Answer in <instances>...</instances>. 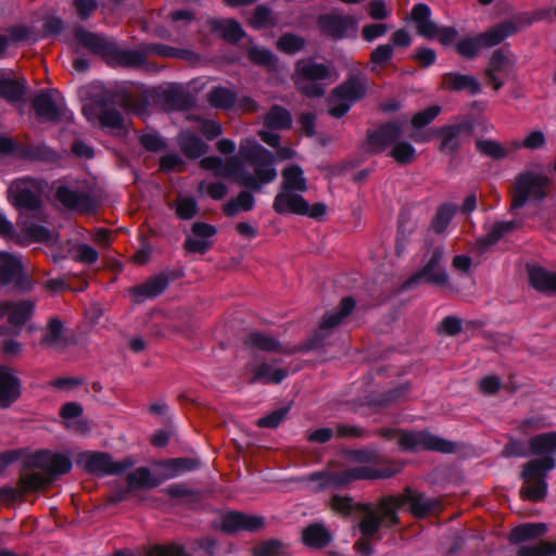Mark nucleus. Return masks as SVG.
Returning <instances> with one entry per match:
<instances>
[{"label": "nucleus", "instance_id": "f257e3e1", "mask_svg": "<svg viewBox=\"0 0 556 556\" xmlns=\"http://www.w3.org/2000/svg\"><path fill=\"white\" fill-rule=\"evenodd\" d=\"M275 154L254 138L242 139L238 154L225 162L216 155L204 156L200 161L203 169L212 170L216 177L228 178L242 188L262 191L264 185L277 178Z\"/></svg>", "mask_w": 556, "mask_h": 556}, {"label": "nucleus", "instance_id": "f03ea898", "mask_svg": "<svg viewBox=\"0 0 556 556\" xmlns=\"http://www.w3.org/2000/svg\"><path fill=\"white\" fill-rule=\"evenodd\" d=\"M408 506L415 518H425L442 509L439 498L427 497L425 493L410 486H405L397 495H383L378 500V509L382 513V529H393L401 525L399 511Z\"/></svg>", "mask_w": 556, "mask_h": 556}, {"label": "nucleus", "instance_id": "7ed1b4c3", "mask_svg": "<svg viewBox=\"0 0 556 556\" xmlns=\"http://www.w3.org/2000/svg\"><path fill=\"white\" fill-rule=\"evenodd\" d=\"M74 38L80 46L90 53L100 56L111 67H140L146 63L143 52L121 49L114 40L80 26L75 28Z\"/></svg>", "mask_w": 556, "mask_h": 556}, {"label": "nucleus", "instance_id": "20e7f679", "mask_svg": "<svg viewBox=\"0 0 556 556\" xmlns=\"http://www.w3.org/2000/svg\"><path fill=\"white\" fill-rule=\"evenodd\" d=\"M26 465L29 468L41 469L43 472H31L21 476L18 485L25 492L42 490L58 477L68 473L73 468L70 456L50 450L35 452Z\"/></svg>", "mask_w": 556, "mask_h": 556}, {"label": "nucleus", "instance_id": "39448f33", "mask_svg": "<svg viewBox=\"0 0 556 556\" xmlns=\"http://www.w3.org/2000/svg\"><path fill=\"white\" fill-rule=\"evenodd\" d=\"M377 434L388 441L397 438L400 450L403 452L424 450L451 454L456 448L454 442L434 435L428 430L405 431L395 428H381L377 430Z\"/></svg>", "mask_w": 556, "mask_h": 556}, {"label": "nucleus", "instance_id": "423d86ee", "mask_svg": "<svg viewBox=\"0 0 556 556\" xmlns=\"http://www.w3.org/2000/svg\"><path fill=\"white\" fill-rule=\"evenodd\" d=\"M556 468V458L535 457L522 465L520 479L523 485L520 488V495L523 500L540 502L547 494L548 472Z\"/></svg>", "mask_w": 556, "mask_h": 556}, {"label": "nucleus", "instance_id": "0eeeda50", "mask_svg": "<svg viewBox=\"0 0 556 556\" xmlns=\"http://www.w3.org/2000/svg\"><path fill=\"white\" fill-rule=\"evenodd\" d=\"M518 26L511 21H503L483 33L465 36L455 45V52L465 60H473L484 48H492L517 33Z\"/></svg>", "mask_w": 556, "mask_h": 556}, {"label": "nucleus", "instance_id": "6e6552de", "mask_svg": "<svg viewBox=\"0 0 556 556\" xmlns=\"http://www.w3.org/2000/svg\"><path fill=\"white\" fill-rule=\"evenodd\" d=\"M547 532L543 522H527L516 526L508 535L510 545H520L518 556H556V542L540 540L535 544H523L542 538Z\"/></svg>", "mask_w": 556, "mask_h": 556}, {"label": "nucleus", "instance_id": "1a4fd4ad", "mask_svg": "<svg viewBox=\"0 0 556 556\" xmlns=\"http://www.w3.org/2000/svg\"><path fill=\"white\" fill-rule=\"evenodd\" d=\"M445 255L444 245L433 247L425 256L422 266L410 277L403 281L399 288L400 292H405L417 288L420 285H431L443 287L448 283V274L441 265Z\"/></svg>", "mask_w": 556, "mask_h": 556}, {"label": "nucleus", "instance_id": "9d476101", "mask_svg": "<svg viewBox=\"0 0 556 556\" xmlns=\"http://www.w3.org/2000/svg\"><path fill=\"white\" fill-rule=\"evenodd\" d=\"M331 508L343 515L362 514L363 518L358 522V530L362 535L375 536L382 529V513L371 503H355L350 495H332L330 500Z\"/></svg>", "mask_w": 556, "mask_h": 556}, {"label": "nucleus", "instance_id": "9b49d317", "mask_svg": "<svg viewBox=\"0 0 556 556\" xmlns=\"http://www.w3.org/2000/svg\"><path fill=\"white\" fill-rule=\"evenodd\" d=\"M551 180L547 176L533 170L517 175L511 194L510 212L521 208L530 200L541 202L547 197Z\"/></svg>", "mask_w": 556, "mask_h": 556}, {"label": "nucleus", "instance_id": "f8f14e48", "mask_svg": "<svg viewBox=\"0 0 556 556\" xmlns=\"http://www.w3.org/2000/svg\"><path fill=\"white\" fill-rule=\"evenodd\" d=\"M372 472L374 467L356 466L343 471H314L302 477L301 480L316 483L312 490L319 492L327 489H340L357 480H372Z\"/></svg>", "mask_w": 556, "mask_h": 556}, {"label": "nucleus", "instance_id": "ddd939ff", "mask_svg": "<svg viewBox=\"0 0 556 556\" xmlns=\"http://www.w3.org/2000/svg\"><path fill=\"white\" fill-rule=\"evenodd\" d=\"M431 9L426 3H416L410 10V20L416 26L417 34L426 39H437L442 46L454 43L458 31L454 26H438L431 20Z\"/></svg>", "mask_w": 556, "mask_h": 556}, {"label": "nucleus", "instance_id": "4468645a", "mask_svg": "<svg viewBox=\"0 0 556 556\" xmlns=\"http://www.w3.org/2000/svg\"><path fill=\"white\" fill-rule=\"evenodd\" d=\"M0 286L10 287L12 292L21 295L35 288V281L25 271L21 258L7 251H0Z\"/></svg>", "mask_w": 556, "mask_h": 556}, {"label": "nucleus", "instance_id": "2eb2a0df", "mask_svg": "<svg viewBox=\"0 0 556 556\" xmlns=\"http://www.w3.org/2000/svg\"><path fill=\"white\" fill-rule=\"evenodd\" d=\"M76 463L88 473L98 477L121 476L135 465V460L131 457L116 462L106 452L90 451L79 453Z\"/></svg>", "mask_w": 556, "mask_h": 556}, {"label": "nucleus", "instance_id": "dca6fc26", "mask_svg": "<svg viewBox=\"0 0 556 556\" xmlns=\"http://www.w3.org/2000/svg\"><path fill=\"white\" fill-rule=\"evenodd\" d=\"M282 182L280 191L275 195L273 208L277 214H288V208L291 207L289 197L301 195L299 192L307 190L306 178L302 167L298 164L287 166L282 173Z\"/></svg>", "mask_w": 556, "mask_h": 556}, {"label": "nucleus", "instance_id": "f3484780", "mask_svg": "<svg viewBox=\"0 0 556 556\" xmlns=\"http://www.w3.org/2000/svg\"><path fill=\"white\" fill-rule=\"evenodd\" d=\"M403 135L402 124L396 121L382 123L375 129H367L365 150L369 154H380L393 146Z\"/></svg>", "mask_w": 556, "mask_h": 556}, {"label": "nucleus", "instance_id": "a211bd4d", "mask_svg": "<svg viewBox=\"0 0 556 556\" xmlns=\"http://www.w3.org/2000/svg\"><path fill=\"white\" fill-rule=\"evenodd\" d=\"M473 129V123L469 118H464L458 123L434 128V135L441 139L439 151L454 155L460 149L463 138H469L472 135Z\"/></svg>", "mask_w": 556, "mask_h": 556}, {"label": "nucleus", "instance_id": "6ab92c4d", "mask_svg": "<svg viewBox=\"0 0 556 556\" xmlns=\"http://www.w3.org/2000/svg\"><path fill=\"white\" fill-rule=\"evenodd\" d=\"M278 361L271 358L270 362L258 361L255 356L253 361L248 362L244 366L245 371L251 376L248 379L249 384H279L288 377V370L285 368H275L274 365Z\"/></svg>", "mask_w": 556, "mask_h": 556}, {"label": "nucleus", "instance_id": "aec40b11", "mask_svg": "<svg viewBox=\"0 0 556 556\" xmlns=\"http://www.w3.org/2000/svg\"><path fill=\"white\" fill-rule=\"evenodd\" d=\"M152 98L169 111H187L192 109L195 102L193 96L178 85L153 88Z\"/></svg>", "mask_w": 556, "mask_h": 556}, {"label": "nucleus", "instance_id": "412c9836", "mask_svg": "<svg viewBox=\"0 0 556 556\" xmlns=\"http://www.w3.org/2000/svg\"><path fill=\"white\" fill-rule=\"evenodd\" d=\"M55 198L66 210L79 214L93 213L98 207L92 195L84 191L74 190L65 185L56 188Z\"/></svg>", "mask_w": 556, "mask_h": 556}, {"label": "nucleus", "instance_id": "4be33fe9", "mask_svg": "<svg viewBox=\"0 0 556 556\" xmlns=\"http://www.w3.org/2000/svg\"><path fill=\"white\" fill-rule=\"evenodd\" d=\"M181 276V270L162 271L151 276L143 283L130 288L129 293L137 301H139V299H154L166 290L170 281Z\"/></svg>", "mask_w": 556, "mask_h": 556}, {"label": "nucleus", "instance_id": "5701e85b", "mask_svg": "<svg viewBox=\"0 0 556 556\" xmlns=\"http://www.w3.org/2000/svg\"><path fill=\"white\" fill-rule=\"evenodd\" d=\"M316 23L323 36L336 41L344 39L349 30L355 26L352 16L336 13L319 14Z\"/></svg>", "mask_w": 556, "mask_h": 556}, {"label": "nucleus", "instance_id": "b1692460", "mask_svg": "<svg viewBox=\"0 0 556 556\" xmlns=\"http://www.w3.org/2000/svg\"><path fill=\"white\" fill-rule=\"evenodd\" d=\"M264 526V518L241 511H228L222 518L220 530L227 534L240 531L257 532Z\"/></svg>", "mask_w": 556, "mask_h": 556}, {"label": "nucleus", "instance_id": "393cba45", "mask_svg": "<svg viewBox=\"0 0 556 556\" xmlns=\"http://www.w3.org/2000/svg\"><path fill=\"white\" fill-rule=\"evenodd\" d=\"M22 396V381L14 370L0 365V408H10Z\"/></svg>", "mask_w": 556, "mask_h": 556}, {"label": "nucleus", "instance_id": "a878e982", "mask_svg": "<svg viewBox=\"0 0 556 556\" xmlns=\"http://www.w3.org/2000/svg\"><path fill=\"white\" fill-rule=\"evenodd\" d=\"M332 96L336 100H344L352 105L366 97V79L358 75L350 74L348 78L332 89Z\"/></svg>", "mask_w": 556, "mask_h": 556}, {"label": "nucleus", "instance_id": "bb28decb", "mask_svg": "<svg viewBox=\"0 0 556 556\" xmlns=\"http://www.w3.org/2000/svg\"><path fill=\"white\" fill-rule=\"evenodd\" d=\"M9 191L12 193L13 205L20 210L37 211L41 206L40 197L31 190L28 179L15 180Z\"/></svg>", "mask_w": 556, "mask_h": 556}, {"label": "nucleus", "instance_id": "cd10ccee", "mask_svg": "<svg viewBox=\"0 0 556 556\" xmlns=\"http://www.w3.org/2000/svg\"><path fill=\"white\" fill-rule=\"evenodd\" d=\"M442 88L448 91H467L470 96H476L481 91V85L472 75L458 72H447L441 76Z\"/></svg>", "mask_w": 556, "mask_h": 556}, {"label": "nucleus", "instance_id": "c85d7f7f", "mask_svg": "<svg viewBox=\"0 0 556 556\" xmlns=\"http://www.w3.org/2000/svg\"><path fill=\"white\" fill-rule=\"evenodd\" d=\"M31 106L37 117L41 121L52 123H58L61 121V109L52 99L48 89H42L35 96L31 101Z\"/></svg>", "mask_w": 556, "mask_h": 556}, {"label": "nucleus", "instance_id": "c756f323", "mask_svg": "<svg viewBox=\"0 0 556 556\" xmlns=\"http://www.w3.org/2000/svg\"><path fill=\"white\" fill-rule=\"evenodd\" d=\"M520 227L517 220L495 222L485 236L476 240V249L480 254L485 253L491 247L496 244L506 233L513 232Z\"/></svg>", "mask_w": 556, "mask_h": 556}, {"label": "nucleus", "instance_id": "7c9ffc66", "mask_svg": "<svg viewBox=\"0 0 556 556\" xmlns=\"http://www.w3.org/2000/svg\"><path fill=\"white\" fill-rule=\"evenodd\" d=\"M332 540V533L321 522L307 525L301 533L303 545L311 549H323L327 547Z\"/></svg>", "mask_w": 556, "mask_h": 556}, {"label": "nucleus", "instance_id": "2f4dec72", "mask_svg": "<svg viewBox=\"0 0 556 556\" xmlns=\"http://www.w3.org/2000/svg\"><path fill=\"white\" fill-rule=\"evenodd\" d=\"M298 77L307 81H319L330 78L331 70L324 63H317L313 58L300 59L294 64Z\"/></svg>", "mask_w": 556, "mask_h": 556}, {"label": "nucleus", "instance_id": "473e14b6", "mask_svg": "<svg viewBox=\"0 0 556 556\" xmlns=\"http://www.w3.org/2000/svg\"><path fill=\"white\" fill-rule=\"evenodd\" d=\"M201 460L198 457H176L161 462L164 470V479H174L187 472H192L201 468Z\"/></svg>", "mask_w": 556, "mask_h": 556}, {"label": "nucleus", "instance_id": "72a5a7b5", "mask_svg": "<svg viewBox=\"0 0 556 556\" xmlns=\"http://www.w3.org/2000/svg\"><path fill=\"white\" fill-rule=\"evenodd\" d=\"M177 143L182 154L189 160H197L208 151V146L190 130L180 131L177 136Z\"/></svg>", "mask_w": 556, "mask_h": 556}, {"label": "nucleus", "instance_id": "f704fd0d", "mask_svg": "<svg viewBox=\"0 0 556 556\" xmlns=\"http://www.w3.org/2000/svg\"><path fill=\"white\" fill-rule=\"evenodd\" d=\"M528 444L531 455L556 458V431L534 434L528 440Z\"/></svg>", "mask_w": 556, "mask_h": 556}, {"label": "nucleus", "instance_id": "c9c22d12", "mask_svg": "<svg viewBox=\"0 0 556 556\" xmlns=\"http://www.w3.org/2000/svg\"><path fill=\"white\" fill-rule=\"evenodd\" d=\"M10 311L7 314L8 323L13 327H23L34 316L36 302L33 300H21L17 302L9 300Z\"/></svg>", "mask_w": 556, "mask_h": 556}, {"label": "nucleus", "instance_id": "e433bc0d", "mask_svg": "<svg viewBox=\"0 0 556 556\" xmlns=\"http://www.w3.org/2000/svg\"><path fill=\"white\" fill-rule=\"evenodd\" d=\"M355 305L356 302L354 298H343L333 311L327 312L324 315L320 321L323 329H327L328 331L331 332L336 327H338L342 323V320L345 317H348L354 311Z\"/></svg>", "mask_w": 556, "mask_h": 556}, {"label": "nucleus", "instance_id": "4c0bfd02", "mask_svg": "<svg viewBox=\"0 0 556 556\" xmlns=\"http://www.w3.org/2000/svg\"><path fill=\"white\" fill-rule=\"evenodd\" d=\"M529 283L539 292L555 293L556 292V273H551L541 266H532L528 268Z\"/></svg>", "mask_w": 556, "mask_h": 556}, {"label": "nucleus", "instance_id": "58836bf2", "mask_svg": "<svg viewBox=\"0 0 556 556\" xmlns=\"http://www.w3.org/2000/svg\"><path fill=\"white\" fill-rule=\"evenodd\" d=\"M291 207L288 208V213L308 216L316 220H321L327 213V205L323 202H316L309 205L308 202L302 195L289 197Z\"/></svg>", "mask_w": 556, "mask_h": 556}, {"label": "nucleus", "instance_id": "ea45409f", "mask_svg": "<svg viewBox=\"0 0 556 556\" xmlns=\"http://www.w3.org/2000/svg\"><path fill=\"white\" fill-rule=\"evenodd\" d=\"M253 190L244 188L236 198H231L223 205V213L227 217H235L240 212H250L255 206Z\"/></svg>", "mask_w": 556, "mask_h": 556}, {"label": "nucleus", "instance_id": "a19ab883", "mask_svg": "<svg viewBox=\"0 0 556 556\" xmlns=\"http://www.w3.org/2000/svg\"><path fill=\"white\" fill-rule=\"evenodd\" d=\"M210 28L213 33L222 34V37L231 43H236L241 40L245 33L241 27L240 23L236 20H210L208 21Z\"/></svg>", "mask_w": 556, "mask_h": 556}, {"label": "nucleus", "instance_id": "79ce46f5", "mask_svg": "<svg viewBox=\"0 0 556 556\" xmlns=\"http://www.w3.org/2000/svg\"><path fill=\"white\" fill-rule=\"evenodd\" d=\"M238 100L237 92L223 86L213 87L207 93V102L217 110H231Z\"/></svg>", "mask_w": 556, "mask_h": 556}, {"label": "nucleus", "instance_id": "37998d69", "mask_svg": "<svg viewBox=\"0 0 556 556\" xmlns=\"http://www.w3.org/2000/svg\"><path fill=\"white\" fill-rule=\"evenodd\" d=\"M244 343L256 351L287 353L279 340L260 331H252L244 340Z\"/></svg>", "mask_w": 556, "mask_h": 556}, {"label": "nucleus", "instance_id": "c03bdc74", "mask_svg": "<svg viewBox=\"0 0 556 556\" xmlns=\"http://www.w3.org/2000/svg\"><path fill=\"white\" fill-rule=\"evenodd\" d=\"M458 206L454 203L445 202L437 207L431 219L430 229L435 235H442L456 215Z\"/></svg>", "mask_w": 556, "mask_h": 556}, {"label": "nucleus", "instance_id": "a18cd8bd", "mask_svg": "<svg viewBox=\"0 0 556 556\" xmlns=\"http://www.w3.org/2000/svg\"><path fill=\"white\" fill-rule=\"evenodd\" d=\"M265 127L274 130H286L292 126V115L285 106L274 104L264 117Z\"/></svg>", "mask_w": 556, "mask_h": 556}, {"label": "nucleus", "instance_id": "49530a36", "mask_svg": "<svg viewBox=\"0 0 556 556\" xmlns=\"http://www.w3.org/2000/svg\"><path fill=\"white\" fill-rule=\"evenodd\" d=\"M26 93V85L17 79L0 75V98L8 102L22 101Z\"/></svg>", "mask_w": 556, "mask_h": 556}, {"label": "nucleus", "instance_id": "de8ad7c7", "mask_svg": "<svg viewBox=\"0 0 556 556\" xmlns=\"http://www.w3.org/2000/svg\"><path fill=\"white\" fill-rule=\"evenodd\" d=\"M126 481L129 489H154L162 482L161 479L152 476L150 468L144 466L138 467L135 471L128 473Z\"/></svg>", "mask_w": 556, "mask_h": 556}, {"label": "nucleus", "instance_id": "09e8293b", "mask_svg": "<svg viewBox=\"0 0 556 556\" xmlns=\"http://www.w3.org/2000/svg\"><path fill=\"white\" fill-rule=\"evenodd\" d=\"M249 24L255 30H263L275 27L278 24V18L267 4H258L254 9Z\"/></svg>", "mask_w": 556, "mask_h": 556}, {"label": "nucleus", "instance_id": "8fccbe9b", "mask_svg": "<svg viewBox=\"0 0 556 556\" xmlns=\"http://www.w3.org/2000/svg\"><path fill=\"white\" fill-rule=\"evenodd\" d=\"M64 332V323L59 317H50L45 328V333L40 339V345L43 348H55L62 342Z\"/></svg>", "mask_w": 556, "mask_h": 556}, {"label": "nucleus", "instance_id": "3c124183", "mask_svg": "<svg viewBox=\"0 0 556 556\" xmlns=\"http://www.w3.org/2000/svg\"><path fill=\"white\" fill-rule=\"evenodd\" d=\"M247 56L251 63L269 70L276 68L278 64V56L266 47L253 46L249 48Z\"/></svg>", "mask_w": 556, "mask_h": 556}, {"label": "nucleus", "instance_id": "603ef678", "mask_svg": "<svg viewBox=\"0 0 556 556\" xmlns=\"http://www.w3.org/2000/svg\"><path fill=\"white\" fill-rule=\"evenodd\" d=\"M306 46V39L294 33H283L277 40V49L288 55L301 52Z\"/></svg>", "mask_w": 556, "mask_h": 556}, {"label": "nucleus", "instance_id": "864d4df0", "mask_svg": "<svg viewBox=\"0 0 556 556\" xmlns=\"http://www.w3.org/2000/svg\"><path fill=\"white\" fill-rule=\"evenodd\" d=\"M288 545L277 539L263 541L252 548L253 556H287Z\"/></svg>", "mask_w": 556, "mask_h": 556}, {"label": "nucleus", "instance_id": "5fc2aeb1", "mask_svg": "<svg viewBox=\"0 0 556 556\" xmlns=\"http://www.w3.org/2000/svg\"><path fill=\"white\" fill-rule=\"evenodd\" d=\"M388 155L400 165H407L412 163L416 157V149L407 141L397 140L393 148L390 150Z\"/></svg>", "mask_w": 556, "mask_h": 556}, {"label": "nucleus", "instance_id": "6e6d98bb", "mask_svg": "<svg viewBox=\"0 0 556 556\" xmlns=\"http://www.w3.org/2000/svg\"><path fill=\"white\" fill-rule=\"evenodd\" d=\"M394 55L393 46L383 43L377 46L369 54V70L376 72L377 67H382L392 60Z\"/></svg>", "mask_w": 556, "mask_h": 556}, {"label": "nucleus", "instance_id": "4d7b16f0", "mask_svg": "<svg viewBox=\"0 0 556 556\" xmlns=\"http://www.w3.org/2000/svg\"><path fill=\"white\" fill-rule=\"evenodd\" d=\"M330 333L327 329H323V326L319 324L318 329L312 336L289 353L317 351L324 346Z\"/></svg>", "mask_w": 556, "mask_h": 556}, {"label": "nucleus", "instance_id": "13d9d810", "mask_svg": "<svg viewBox=\"0 0 556 556\" xmlns=\"http://www.w3.org/2000/svg\"><path fill=\"white\" fill-rule=\"evenodd\" d=\"M476 148L482 155L494 161H501L507 156L506 149L500 142L492 139H478Z\"/></svg>", "mask_w": 556, "mask_h": 556}, {"label": "nucleus", "instance_id": "bf43d9fd", "mask_svg": "<svg viewBox=\"0 0 556 556\" xmlns=\"http://www.w3.org/2000/svg\"><path fill=\"white\" fill-rule=\"evenodd\" d=\"M501 455L504 458H521L530 456L531 453L529 452L528 441L510 437L505 443Z\"/></svg>", "mask_w": 556, "mask_h": 556}, {"label": "nucleus", "instance_id": "052dcab7", "mask_svg": "<svg viewBox=\"0 0 556 556\" xmlns=\"http://www.w3.org/2000/svg\"><path fill=\"white\" fill-rule=\"evenodd\" d=\"M191 548L199 556H220L219 543L216 539L212 536H203L193 540V542L191 543Z\"/></svg>", "mask_w": 556, "mask_h": 556}, {"label": "nucleus", "instance_id": "680f3d73", "mask_svg": "<svg viewBox=\"0 0 556 556\" xmlns=\"http://www.w3.org/2000/svg\"><path fill=\"white\" fill-rule=\"evenodd\" d=\"M102 128L123 129L125 127L124 116L116 109H102L98 115Z\"/></svg>", "mask_w": 556, "mask_h": 556}, {"label": "nucleus", "instance_id": "e2e57ef3", "mask_svg": "<svg viewBox=\"0 0 556 556\" xmlns=\"http://www.w3.org/2000/svg\"><path fill=\"white\" fill-rule=\"evenodd\" d=\"M146 556H192L181 544H156L152 546Z\"/></svg>", "mask_w": 556, "mask_h": 556}, {"label": "nucleus", "instance_id": "0e129e2a", "mask_svg": "<svg viewBox=\"0 0 556 556\" xmlns=\"http://www.w3.org/2000/svg\"><path fill=\"white\" fill-rule=\"evenodd\" d=\"M440 113H441L440 105L435 104V105L428 106L427 109L417 112L412 117V121H410L412 126L417 129L424 128V127L428 126Z\"/></svg>", "mask_w": 556, "mask_h": 556}, {"label": "nucleus", "instance_id": "69168bd1", "mask_svg": "<svg viewBox=\"0 0 556 556\" xmlns=\"http://www.w3.org/2000/svg\"><path fill=\"white\" fill-rule=\"evenodd\" d=\"M289 413V406L279 407L269 414L257 419L256 425L260 428L275 429L286 418Z\"/></svg>", "mask_w": 556, "mask_h": 556}, {"label": "nucleus", "instance_id": "338daca9", "mask_svg": "<svg viewBox=\"0 0 556 556\" xmlns=\"http://www.w3.org/2000/svg\"><path fill=\"white\" fill-rule=\"evenodd\" d=\"M140 144L149 152H160L166 149L165 139L157 132H148L139 137Z\"/></svg>", "mask_w": 556, "mask_h": 556}, {"label": "nucleus", "instance_id": "774afa93", "mask_svg": "<svg viewBox=\"0 0 556 556\" xmlns=\"http://www.w3.org/2000/svg\"><path fill=\"white\" fill-rule=\"evenodd\" d=\"M198 213V203L194 198L186 197L176 204V215L184 220L193 218Z\"/></svg>", "mask_w": 556, "mask_h": 556}]
</instances>
